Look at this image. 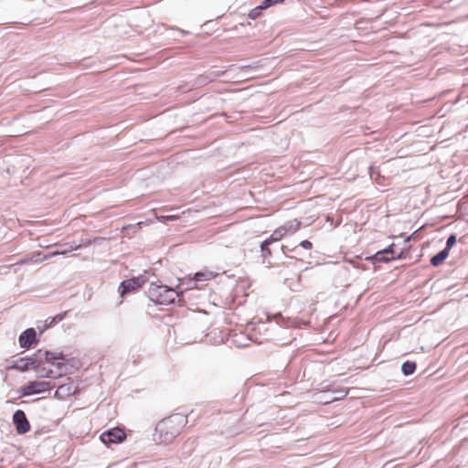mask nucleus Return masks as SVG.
Instances as JSON below:
<instances>
[{"mask_svg": "<svg viewBox=\"0 0 468 468\" xmlns=\"http://www.w3.org/2000/svg\"><path fill=\"white\" fill-rule=\"evenodd\" d=\"M35 371H36L37 376L38 378H55V376L53 375V370L52 369H48L46 367H41L39 366L37 370H35Z\"/></svg>", "mask_w": 468, "mask_h": 468, "instance_id": "obj_18", "label": "nucleus"}, {"mask_svg": "<svg viewBox=\"0 0 468 468\" xmlns=\"http://www.w3.org/2000/svg\"><path fill=\"white\" fill-rule=\"evenodd\" d=\"M54 319L49 322V324H52L54 323Z\"/></svg>", "mask_w": 468, "mask_h": 468, "instance_id": "obj_30", "label": "nucleus"}, {"mask_svg": "<svg viewBox=\"0 0 468 468\" xmlns=\"http://www.w3.org/2000/svg\"><path fill=\"white\" fill-rule=\"evenodd\" d=\"M417 232H418V230H414L411 234L415 235V234H417Z\"/></svg>", "mask_w": 468, "mask_h": 468, "instance_id": "obj_29", "label": "nucleus"}, {"mask_svg": "<svg viewBox=\"0 0 468 468\" xmlns=\"http://www.w3.org/2000/svg\"><path fill=\"white\" fill-rule=\"evenodd\" d=\"M143 226H146L144 222H138L135 225L122 226V230L133 229V233L143 231Z\"/></svg>", "mask_w": 468, "mask_h": 468, "instance_id": "obj_19", "label": "nucleus"}, {"mask_svg": "<svg viewBox=\"0 0 468 468\" xmlns=\"http://www.w3.org/2000/svg\"><path fill=\"white\" fill-rule=\"evenodd\" d=\"M39 245H40V246H42V247H46V248H48V247H49V245H44V244H42V243H40Z\"/></svg>", "mask_w": 468, "mask_h": 468, "instance_id": "obj_28", "label": "nucleus"}, {"mask_svg": "<svg viewBox=\"0 0 468 468\" xmlns=\"http://www.w3.org/2000/svg\"><path fill=\"white\" fill-rule=\"evenodd\" d=\"M125 438V432L119 428L109 430L101 435V441L106 445L122 442Z\"/></svg>", "mask_w": 468, "mask_h": 468, "instance_id": "obj_5", "label": "nucleus"}, {"mask_svg": "<svg viewBox=\"0 0 468 468\" xmlns=\"http://www.w3.org/2000/svg\"><path fill=\"white\" fill-rule=\"evenodd\" d=\"M145 282L146 280L144 276L123 281L120 286L121 295L123 296L125 293L142 287Z\"/></svg>", "mask_w": 468, "mask_h": 468, "instance_id": "obj_7", "label": "nucleus"}, {"mask_svg": "<svg viewBox=\"0 0 468 468\" xmlns=\"http://www.w3.org/2000/svg\"><path fill=\"white\" fill-rule=\"evenodd\" d=\"M13 422L16 426L17 433H19V434H25L30 429V425L27 419V416H26L25 412L21 410H17L14 413Z\"/></svg>", "mask_w": 468, "mask_h": 468, "instance_id": "obj_6", "label": "nucleus"}, {"mask_svg": "<svg viewBox=\"0 0 468 468\" xmlns=\"http://www.w3.org/2000/svg\"><path fill=\"white\" fill-rule=\"evenodd\" d=\"M262 11L263 9L260 5H258L250 11L249 17L254 20L261 15Z\"/></svg>", "mask_w": 468, "mask_h": 468, "instance_id": "obj_21", "label": "nucleus"}, {"mask_svg": "<svg viewBox=\"0 0 468 468\" xmlns=\"http://www.w3.org/2000/svg\"><path fill=\"white\" fill-rule=\"evenodd\" d=\"M279 240H280V238H273V236H271L270 239H267L266 240H264L261 245L262 256L266 257V256L271 255V251L269 248V246H271V245H276V247L278 249L279 248V245H278Z\"/></svg>", "mask_w": 468, "mask_h": 468, "instance_id": "obj_12", "label": "nucleus"}, {"mask_svg": "<svg viewBox=\"0 0 468 468\" xmlns=\"http://www.w3.org/2000/svg\"><path fill=\"white\" fill-rule=\"evenodd\" d=\"M394 248L395 245L391 244L388 246V249L384 250L383 251L377 252L375 255L376 260L379 261H388L389 260L394 259L397 256L399 257L401 251H395Z\"/></svg>", "mask_w": 468, "mask_h": 468, "instance_id": "obj_10", "label": "nucleus"}, {"mask_svg": "<svg viewBox=\"0 0 468 468\" xmlns=\"http://www.w3.org/2000/svg\"><path fill=\"white\" fill-rule=\"evenodd\" d=\"M283 2H284V0H263V1L261 2V4L260 5V6H261L263 10H265V9H267V8H269V7L272 6V5H277V4H282V3H283Z\"/></svg>", "mask_w": 468, "mask_h": 468, "instance_id": "obj_20", "label": "nucleus"}, {"mask_svg": "<svg viewBox=\"0 0 468 468\" xmlns=\"http://www.w3.org/2000/svg\"><path fill=\"white\" fill-rule=\"evenodd\" d=\"M9 368H15L21 372H26L28 369H30V367L28 363H27V360L22 357L19 360L16 361L14 365H12Z\"/></svg>", "mask_w": 468, "mask_h": 468, "instance_id": "obj_15", "label": "nucleus"}, {"mask_svg": "<svg viewBox=\"0 0 468 468\" xmlns=\"http://www.w3.org/2000/svg\"><path fill=\"white\" fill-rule=\"evenodd\" d=\"M90 243V240L87 242H83L82 240L80 242L72 241V242H66L63 244H58L56 243L54 247L56 248L55 250L50 252L46 257L55 256V255H65L74 250H77L82 246H86Z\"/></svg>", "mask_w": 468, "mask_h": 468, "instance_id": "obj_4", "label": "nucleus"}, {"mask_svg": "<svg viewBox=\"0 0 468 468\" xmlns=\"http://www.w3.org/2000/svg\"><path fill=\"white\" fill-rule=\"evenodd\" d=\"M54 319L49 322V324H52L54 323Z\"/></svg>", "mask_w": 468, "mask_h": 468, "instance_id": "obj_31", "label": "nucleus"}, {"mask_svg": "<svg viewBox=\"0 0 468 468\" xmlns=\"http://www.w3.org/2000/svg\"><path fill=\"white\" fill-rule=\"evenodd\" d=\"M51 388V385L47 381H31L27 385L21 387L19 393L21 396H30L33 394H38Z\"/></svg>", "mask_w": 468, "mask_h": 468, "instance_id": "obj_3", "label": "nucleus"}, {"mask_svg": "<svg viewBox=\"0 0 468 468\" xmlns=\"http://www.w3.org/2000/svg\"><path fill=\"white\" fill-rule=\"evenodd\" d=\"M448 255H449L448 250L443 249L442 250H441L439 253H437L436 255H434L431 258V263L433 266H439L445 261V259L448 257Z\"/></svg>", "mask_w": 468, "mask_h": 468, "instance_id": "obj_14", "label": "nucleus"}, {"mask_svg": "<svg viewBox=\"0 0 468 468\" xmlns=\"http://www.w3.org/2000/svg\"><path fill=\"white\" fill-rule=\"evenodd\" d=\"M300 245H301L303 249H305V250H309V249H311V248H312V243H311L310 241H308V240H303V241H302V242L300 243Z\"/></svg>", "mask_w": 468, "mask_h": 468, "instance_id": "obj_25", "label": "nucleus"}, {"mask_svg": "<svg viewBox=\"0 0 468 468\" xmlns=\"http://www.w3.org/2000/svg\"><path fill=\"white\" fill-rule=\"evenodd\" d=\"M148 297L155 304H169L179 296L178 292L166 285L151 283L148 288Z\"/></svg>", "mask_w": 468, "mask_h": 468, "instance_id": "obj_2", "label": "nucleus"}, {"mask_svg": "<svg viewBox=\"0 0 468 468\" xmlns=\"http://www.w3.org/2000/svg\"><path fill=\"white\" fill-rule=\"evenodd\" d=\"M65 314H66V313H64V314H59L56 315V316L54 317V320H56V321L59 322V321L63 320V318H64Z\"/></svg>", "mask_w": 468, "mask_h": 468, "instance_id": "obj_26", "label": "nucleus"}, {"mask_svg": "<svg viewBox=\"0 0 468 468\" xmlns=\"http://www.w3.org/2000/svg\"><path fill=\"white\" fill-rule=\"evenodd\" d=\"M348 391L344 388H335L331 390V394L333 395L330 397L331 401H335L338 399H341L345 398L347 395Z\"/></svg>", "mask_w": 468, "mask_h": 468, "instance_id": "obj_16", "label": "nucleus"}, {"mask_svg": "<svg viewBox=\"0 0 468 468\" xmlns=\"http://www.w3.org/2000/svg\"><path fill=\"white\" fill-rule=\"evenodd\" d=\"M42 356H45V360L47 363L56 367L58 369H61L64 366L61 362H56V360H65V356L62 352H50L45 351L42 352Z\"/></svg>", "mask_w": 468, "mask_h": 468, "instance_id": "obj_8", "label": "nucleus"}, {"mask_svg": "<svg viewBox=\"0 0 468 468\" xmlns=\"http://www.w3.org/2000/svg\"><path fill=\"white\" fill-rule=\"evenodd\" d=\"M37 334L34 328L25 330L19 336V345L21 347L28 348L36 341Z\"/></svg>", "mask_w": 468, "mask_h": 468, "instance_id": "obj_9", "label": "nucleus"}, {"mask_svg": "<svg viewBox=\"0 0 468 468\" xmlns=\"http://www.w3.org/2000/svg\"><path fill=\"white\" fill-rule=\"evenodd\" d=\"M54 319L49 322V324H52L54 323Z\"/></svg>", "mask_w": 468, "mask_h": 468, "instance_id": "obj_32", "label": "nucleus"}, {"mask_svg": "<svg viewBox=\"0 0 468 468\" xmlns=\"http://www.w3.org/2000/svg\"><path fill=\"white\" fill-rule=\"evenodd\" d=\"M413 236H408L405 239H404V242H408L410 240V239L412 238Z\"/></svg>", "mask_w": 468, "mask_h": 468, "instance_id": "obj_27", "label": "nucleus"}, {"mask_svg": "<svg viewBox=\"0 0 468 468\" xmlns=\"http://www.w3.org/2000/svg\"><path fill=\"white\" fill-rule=\"evenodd\" d=\"M301 222L297 219L290 220L282 227L273 231V234H286L287 232H295L298 230Z\"/></svg>", "mask_w": 468, "mask_h": 468, "instance_id": "obj_11", "label": "nucleus"}, {"mask_svg": "<svg viewBox=\"0 0 468 468\" xmlns=\"http://www.w3.org/2000/svg\"><path fill=\"white\" fill-rule=\"evenodd\" d=\"M186 423V416L179 413L173 414L157 423L154 433V440L157 443H171Z\"/></svg>", "mask_w": 468, "mask_h": 468, "instance_id": "obj_1", "label": "nucleus"}, {"mask_svg": "<svg viewBox=\"0 0 468 468\" xmlns=\"http://www.w3.org/2000/svg\"><path fill=\"white\" fill-rule=\"evenodd\" d=\"M456 243V236H449L448 238V240H447V243H446V247L444 248V250H447L448 252L450 251V250L452 249V247Z\"/></svg>", "mask_w": 468, "mask_h": 468, "instance_id": "obj_23", "label": "nucleus"}, {"mask_svg": "<svg viewBox=\"0 0 468 468\" xmlns=\"http://www.w3.org/2000/svg\"><path fill=\"white\" fill-rule=\"evenodd\" d=\"M416 369V364L414 362L407 361L402 364L401 370L405 376L413 374Z\"/></svg>", "mask_w": 468, "mask_h": 468, "instance_id": "obj_17", "label": "nucleus"}, {"mask_svg": "<svg viewBox=\"0 0 468 468\" xmlns=\"http://www.w3.org/2000/svg\"><path fill=\"white\" fill-rule=\"evenodd\" d=\"M27 360V363H28L30 368H33L34 370H37L39 366L42 363V351L38 350L32 356L24 357Z\"/></svg>", "mask_w": 468, "mask_h": 468, "instance_id": "obj_13", "label": "nucleus"}, {"mask_svg": "<svg viewBox=\"0 0 468 468\" xmlns=\"http://www.w3.org/2000/svg\"><path fill=\"white\" fill-rule=\"evenodd\" d=\"M210 277H211V273H207V272H197L195 274L196 281H206V280H209Z\"/></svg>", "mask_w": 468, "mask_h": 468, "instance_id": "obj_22", "label": "nucleus"}, {"mask_svg": "<svg viewBox=\"0 0 468 468\" xmlns=\"http://www.w3.org/2000/svg\"><path fill=\"white\" fill-rule=\"evenodd\" d=\"M324 398H319L320 399H324V403H328V402H332L330 400V397H332L333 395L331 394V390L327 391V392H322L321 394Z\"/></svg>", "mask_w": 468, "mask_h": 468, "instance_id": "obj_24", "label": "nucleus"}]
</instances>
